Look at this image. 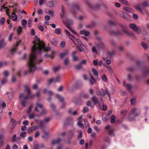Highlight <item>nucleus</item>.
Listing matches in <instances>:
<instances>
[{"label":"nucleus","mask_w":149,"mask_h":149,"mask_svg":"<svg viewBox=\"0 0 149 149\" xmlns=\"http://www.w3.org/2000/svg\"><path fill=\"white\" fill-rule=\"evenodd\" d=\"M127 112V111L125 109L123 110L120 112L121 115L123 116H125Z\"/></svg>","instance_id":"72a5a7b5"},{"label":"nucleus","mask_w":149,"mask_h":149,"mask_svg":"<svg viewBox=\"0 0 149 149\" xmlns=\"http://www.w3.org/2000/svg\"><path fill=\"white\" fill-rule=\"evenodd\" d=\"M86 1L88 5V7L91 10H95L98 9L100 8V5L98 4L94 5L89 1Z\"/></svg>","instance_id":"6e6552de"},{"label":"nucleus","mask_w":149,"mask_h":149,"mask_svg":"<svg viewBox=\"0 0 149 149\" xmlns=\"http://www.w3.org/2000/svg\"><path fill=\"white\" fill-rule=\"evenodd\" d=\"M56 4V1H50L47 3V6L49 7H52L55 6Z\"/></svg>","instance_id":"a211bd4d"},{"label":"nucleus","mask_w":149,"mask_h":149,"mask_svg":"<svg viewBox=\"0 0 149 149\" xmlns=\"http://www.w3.org/2000/svg\"><path fill=\"white\" fill-rule=\"evenodd\" d=\"M61 140V139L60 138H58L57 140H53L52 141V145H54L56 143H58Z\"/></svg>","instance_id":"c85d7f7f"},{"label":"nucleus","mask_w":149,"mask_h":149,"mask_svg":"<svg viewBox=\"0 0 149 149\" xmlns=\"http://www.w3.org/2000/svg\"><path fill=\"white\" fill-rule=\"evenodd\" d=\"M92 100L95 104H97L98 103V99L95 96H93L92 97Z\"/></svg>","instance_id":"5701e85b"},{"label":"nucleus","mask_w":149,"mask_h":149,"mask_svg":"<svg viewBox=\"0 0 149 149\" xmlns=\"http://www.w3.org/2000/svg\"><path fill=\"white\" fill-rule=\"evenodd\" d=\"M12 20L14 21H16L17 19V16L15 13H12L11 16Z\"/></svg>","instance_id":"cd10ccee"},{"label":"nucleus","mask_w":149,"mask_h":149,"mask_svg":"<svg viewBox=\"0 0 149 149\" xmlns=\"http://www.w3.org/2000/svg\"><path fill=\"white\" fill-rule=\"evenodd\" d=\"M65 42L64 41H62L60 45L61 47L63 48L65 46Z\"/></svg>","instance_id":"0e129e2a"},{"label":"nucleus","mask_w":149,"mask_h":149,"mask_svg":"<svg viewBox=\"0 0 149 149\" xmlns=\"http://www.w3.org/2000/svg\"><path fill=\"white\" fill-rule=\"evenodd\" d=\"M60 66H58L54 67L53 69L54 72L55 73L56 72L60 69Z\"/></svg>","instance_id":"58836bf2"},{"label":"nucleus","mask_w":149,"mask_h":149,"mask_svg":"<svg viewBox=\"0 0 149 149\" xmlns=\"http://www.w3.org/2000/svg\"><path fill=\"white\" fill-rule=\"evenodd\" d=\"M61 13L60 14V15L61 18L64 17L65 15V11L64 7L61 6Z\"/></svg>","instance_id":"ddd939ff"},{"label":"nucleus","mask_w":149,"mask_h":149,"mask_svg":"<svg viewBox=\"0 0 149 149\" xmlns=\"http://www.w3.org/2000/svg\"><path fill=\"white\" fill-rule=\"evenodd\" d=\"M116 117L113 115H111V123H114L115 122Z\"/></svg>","instance_id":"473e14b6"},{"label":"nucleus","mask_w":149,"mask_h":149,"mask_svg":"<svg viewBox=\"0 0 149 149\" xmlns=\"http://www.w3.org/2000/svg\"><path fill=\"white\" fill-rule=\"evenodd\" d=\"M135 70V68L134 67H131L129 68H128L127 69V70L130 71L131 72H133Z\"/></svg>","instance_id":"8fccbe9b"},{"label":"nucleus","mask_w":149,"mask_h":149,"mask_svg":"<svg viewBox=\"0 0 149 149\" xmlns=\"http://www.w3.org/2000/svg\"><path fill=\"white\" fill-rule=\"evenodd\" d=\"M120 1L125 4L127 5H129V3L128 1L126 0H120Z\"/></svg>","instance_id":"c03bdc74"},{"label":"nucleus","mask_w":149,"mask_h":149,"mask_svg":"<svg viewBox=\"0 0 149 149\" xmlns=\"http://www.w3.org/2000/svg\"><path fill=\"white\" fill-rule=\"evenodd\" d=\"M38 107L40 109H42L41 113L36 115V116H37L38 117H40L42 115H45L47 113V111L45 109L42 108V104H40L39 103H37L36 104V107L35 109V111L37 112H39V110L38 109Z\"/></svg>","instance_id":"39448f33"},{"label":"nucleus","mask_w":149,"mask_h":149,"mask_svg":"<svg viewBox=\"0 0 149 149\" xmlns=\"http://www.w3.org/2000/svg\"><path fill=\"white\" fill-rule=\"evenodd\" d=\"M123 84L127 88V89L129 91H130L131 90V87L128 84H125V82H123Z\"/></svg>","instance_id":"f704fd0d"},{"label":"nucleus","mask_w":149,"mask_h":149,"mask_svg":"<svg viewBox=\"0 0 149 149\" xmlns=\"http://www.w3.org/2000/svg\"><path fill=\"white\" fill-rule=\"evenodd\" d=\"M107 132L110 135H113V130L112 129L108 130Z\"/></svg>","instance_id":"680f3d73"},{"label":"nucleus","mask_w":149,"mask_h":149,"mask_svg":"<svg viewBox=\"0 0 149 149\" xmlns=\"http://www.w3.org/2000/svg\"><path fill=\"white\" fill-rule=\"evenodd\" d=\"M26 132H23L20 133V136L24 138L26 136Z\"/></svg>","instance_id":"09e8293b"},{"label":"nucleus","mask_w":149,"mask_h":149,"mask_svg":"<svg viewBox=\"0 0 149 149\" xmlns=\"http://www.w3.org/2000/svg\"><path fill=\"white\" fill-rule=\"evenodd\" d=\"M102 79L104 81L106 82L107 81V78L105 74H103L102 76Z\"/></svg>","instance_id":"79ce46f5"},{"label":"nucleus","mask_w":149,"mask_h":149,"mask_svg":"<svg viewBox=\"0 0 149 149\" xmlns=\"http://www.w3.org/2000/svg\"><path fill=\"white\" fill-rule=\"evenodd\" d=\"M84 121L85 123V126L86 127H89L90 125L88 121L84 119Z\"/></svg>","instance_id":"6e6d98bb"},{"label":"nucleus","mask_w":149,"mask_h":149,"mask_svg":"<svg viewBox=\"0 0 149 149\" xmlns=\"http://www.w3.org/2000/svg\"><path fill=\"white\" fill-rule=\"evenodd\" d=\"M4 138V136L3 134H0V148H1L3 145V139Z\"/></svg>","instance_id":"6ab92c4d"},{"label":"nucleus","mask_w":149,"mask_h":149,"mask_svg":"<svg viewBox=\"0 0 149 149\" xmlns=\"http://www.w3.org/2000/svg\"><path fill=\"white\" fill-rule=\"evenodd\" d=\"M115 53V51L113 50L109 51L107 53L108 56L110 57L113 56Z\"/></svg>","instance_id":"a878e982"},{"label":"nucleus","mask_w":149,"mask_h":149,"mask_svg":"<svg viewBox=\"0 0 149 149\" xmlns=\"http://www.w3.org/2000/svg\"><path fill=\"white\" fill-rule=\"evenodd\" d=\"M97 93L98 95L102 96V93L100 90L97 89Z\"/></svg>","instance_id":"338daca9"},{"label":"nucleus","mask_w":149,"mask_h":149,"mask_svg":"<svg viewBox=\"0 0 149 149\" xmlns=\"http://www.w3.org/2000/svg\"><path fill=\"white\" fill-rule=\"evenodd\" d=\"M22 28L20 26H19L17 29V31L18 34H20L22 32Z\"/></svg>","instance_id":"3c124183"},{"label":"nucleus","mask_w":149,"mask_h":149,"mask_svg":"<svg viewBox=\"0 0 149 149\" xmlns=\"http://www.w3.org/2000/svg\"><path fill=\"white\" fill-rule=\"evenodd\" d=\"M105 66L108 69L109 72L110 73H111L113 72L112 69L110 65H106Z\"/></svg>","instance_id":"2f4dec72"},{"label":"nucleus","mask_w":149,"mask_h":149,"mask_svg":"<svg viewBox=\"0 0 149 149\" xmlns=\"http://www.w3.org/2000/svg\"><path fill=\"white\" fill-rule=\"evenodd\" d=\"M111 44L114 47H115L117 46V44L116 42L113 40H110Z\"/></svg>","instance_id":"5fc2aeb1"},{"label":"nucleus","mask_w":149,"mask_h":149,"mask_svg":"<svg viewBox=\"0 0 149 149\" xmlns=\"http://www.w3.org/2000/svg\"><path fill=\"white\" fill-rule=\"evenodd\" d=\"M140 7H142V6H140V3L139 5L137 6H136V9L138 10L139 11L141 12L142 13V10L141 8Z\"/></svg>","instance_id":"37998d69"},{"label":"nucleus","mask_w":149,"mask_h":149,"mask_svg":"<svg viewBox=\"0 0 149 149\" xmlns=\"http://www.w3.org/2000/svg\"><path fill=\"white\" fill-rule=\"evenodd\" d=\"M54 32L56 34H59L61 32V31L60 29H56L54 30Z\"/></svg>","instance_id":"4c0bfd02"},{"label":"nucleus","mask_w":149,"mask_h":149,"mask_svg":"<svg viewBox=\"0 0 149 149\" xmlns=\"http://www.w3.org/2000/svg\"><path fill=\"white\" fill-rule=\"evenodd\" d=\"M81 96L85 99H87L89 97V95L86 93H83L81 95Z\"/></svg>","instance_id":"c9c22d12"},{"label":"nucleus","mask_w":149,"mask_h":149,"mask_svg":"<svg viewBox=\"0 0 149 149\" xmlns=\"http://www.w3.org/2000/svg\"><path fill=\"white\" fill-rule=\"evenodd\" d=\"M42 61V59H40L38 61L37 59H35V56L30 55L29 58L28 65L29 67V70L25 71L24 75H26L32 72H34L36 69V65L37 64H40Z\"/></svg>","instance_id":"7ed1b4c3"},{"label":"nucleus","mask_w":149,"mask_h":149,"mask_svg":"<svg viewBox=\"0 0 149 149\" xmlns=\"http://www.w3.org/2000/svg\"><path fill=\"white\" fill-rule=\"evenodd\" d=\"M69 61L68 58H66L64 61V64L66 65L69 64Z\"/></svg>","instance_id":"a19ab883"},{"label":"nucleus","mask_w":149,"mask_h":149,"mask_svg":"<svg viewBox=\"0 0 149 149\" xmlns=\"http://www.w3.org/2000/svg\"><path fill=\"white\" fill-rule=\"evenodd\" d=\"M120 27L123 29V30H120L118 31H115L112 30L110 31V33L116 36L122 35L124 33L123 31L124 30H126L125 29L126 28V26L124 25H121Z\"/></svg>","instance_id":"0eeeda50"},{"label":"nucleus","mask_w":149,"mask_h":149,"mask_svg":"<svg viewBox=\"0 0 149 149\" xmlns=\"http://www.w3.org/2000/svg\"><path fill=\"white\" fill-rule=\"evenodd\" d=\"M25 91L27 93V95H25L24 93H22L19 94V98L20 103L22 107H24L27 106L28 103L27 100L29 99H32L34 97L35 95H31L30 90L27 86H25Z\"/></svg>","instance_id":"f03ea898"},{"label":"nucleus","mask_w":149,"mask_h":149,"mask_svg":"<svg viewBox=\"0 0 149 149\" xmlns=\"http://www.w3.org/2000/svg\"><path fill=\"white\" fill-rule=\"evenodd\" d=\"M122 17L125 19L128 20L130 16L128 14L123 12Z\"/></svg>","instance_id":"b1692460"},{"label":"nucleus","mask_w":149,"mask_h":149,"mask_svg":"<svg viewBox=\"0 0 149 149\" xmlns=\"http://www.w3.org/2000/svg\"><path fill=\"white\" fill-rule=\"evenodd\" d=\"M21 42V40H19V41H17L16 44L14 45V47L11 49L10 51V53L11 54H13V53L17 50V47L20 43Z\"/></svg>","instance_id":"1a4fd4ad"},{"label":"nucleus","mask_w":149,"mask_h":149,"mask_svg":"<svg viewBox=\"0 0 149 149\" xmlns=\"http://www.w3.org/2000/svg\"><path fill=\"white\" fill-rule=\"evenodd\" d=\"M88 109L87 107H85L83 109V113H84L87 112L88 111Z\"/></svg>","instance_id":"774afa93"},{"label":"nucleus","mask_w":149,"mask_h":149,"mask_svg":"<svg viewBox=\"0 0 149 149\" xmlns=\"http://www.w3.org/2000/svg\"><path fill=\"white\" fill-rule=\"evenodd\" d=\"M5 22V18L4 17H2L1 19L0 20V23L2 25H3L4 24Z\"/></svg>","instance_id":"bf43d9fd"},{"label":"nucleus","mask_w":149,"mask_h":149,"mask_svg":"<svg viewBox=\"0 0 149 149\" xmlns=\"http://www.w3.org/2000/svg\"><path fill=\"white\" fill-rule=\"evenodd\" d=\"M123 32L126 34L128 36H132L133 38H135V36L132 31H129L127 30H124Z\"/></svg>","instance_id":"f8f14e48"},{"label":"nucleus","mask_w":149,"mask_h":149,"mask_svg":"<svg viewBox=\"0 0 149 149\" xmlns=\"http://www.w3.org/2000/svg\"><path fill=\"white\" fill-rule=\"evenodd\" d=\"M102 96H104L106 95H108L109 99L110 100V94L108 91L107 89H106L105 90H104L103 88H102Z\"/></svg>","instance_id":"9b49d317"},{"label":"nucleus","mask_w":149,"mask_h":149,"mask_svg":"<svg viewBox=\"0 0 149 149\" xmlns=\"http://www.w3.org/2000/svg\"><path fill=\"white\" fill-rule=\"evenodd\" d=\"M140 6H142V7H148L149 4L147 1H145L143 3H140Z\"/></svg>","instance_id":"c756f323"},{"label":"nucleus","mask_w":149,"mask_h":149,"mask_svg":"<svg viewBox=\"0 0 149 149\" xmlns=\"http://www.w3.org/2000/svg\"><path fill=\"white\" fill-rule=\"evenodd\" d=\"M35 40L33 41L34 45L32 47L31 49V54H30L31 56H34L35 59L37 58V54H40L43 49L45 52L49 51L50 49L49 47H45V44L42 41L40 40L39 38L37 36L34 38Z\"/></svg>","instance_id":"f257e3e1"},{"label":"nucleus","mask_w":149,"mask_h":149,"mask_svg":"<svg viewBox=\"0 0 149 149\" xmlns=\"http://www.w3.org/2000/svg\"><path fill=\"white\" fill-rule=\"evenodd\" d=\"M6 42H5L4 40H0V49L3 48L6 45Z\"/></svg>","instance_id":"dca6fc26"},{"label":"nucleus","mask_w":149,"mask_h":149,"mask_svg":"<svg viewBox=\"0 0 149 149\" xmlns=\"http://www.w3.org/2000/svg\"><path fill=\"white\" fill-rule=\"evenodd\" d=\"M76 67L77 70H79L82 68V66L80 63L79 64L76 65Z\"/></svg>","instance_id":"4d7b16f0"},{"label":"nucleus","mask_w":149,"mask_h":149,"mask_svg":"<svg viewBox=\"0 0 149 149\" xmlns=\"http://www.w3.org/2000/svg\"><path fill=\"white\" fill-rule=\"evenodd\" d=\"M61 76L60 75H57L56 77L54 79V81L55 82L59 83L61 81Z\"/></svg>","instance_id":"4468645a"},{"label":"nucleus","mask_w":149,"mask_h":149,"mask_svg":"<svg viewBox=\"0 0 149 149\" xmlns=\"http://www.w3.org/2000/svg\"><path fill=\"white\" fill-rule=\"evenodd\" d=\"M32 131H34L38 128V126H32L31 127Z\"/></svg>","instance_id":"e2e57ef3"},{"label":"nucleus","mask_w":149,"mask_h":149,"mask_svg":"<svg viewBox=\"0 0 149 149\" xmlns=\"http://www.w3.org/2000/svg\"><path fill=\"white\" fill-rule=\"evenodd\" d=\"M21 23L22 25L24 26H25L27 23L26 21L24 19L22 20Z\"/></svg>","instance_id":"864d4df0"},{"label":"nucleus","mask_w":149,"mask_h":149,"mask_svg":"<svg viewBox=\"0 0 149 149\" xmlns=\"http://www.w3.org/2000/svg\"><path fill=\"white\" fill-rule=\"evenodd\" d=\"M32 19H29L28 21V24L29 27H31V24L32 22Z\"/></svg>","instance_id":"13d9d810"},{"label":"nucleus","mask_w":149,"mask_h":149,"mask_svg":"<svg viewBox=\"0 0 149 149\" xmlns=\"http://www.w3.org/2000/svg\"><path fill=\"white\" fill-rule=\"evenodd\" d=\"M42 138L47 139L49 137L48 133L44 132V134L42 136Z\"/></svg>","instance_id":"7c9ffc66"},{"label":"nucleus","mask_w":149,"mask_h":149,"mask_svg":"<svg viewBox=\"0 0 149 149\" xmlns=\"http://www.w3.org/2000/svg\"><path fill=\"white\" fill-rule=\"evenodd\" d=\"M143 73L144 75L146 76L148 75L149 73V68L147 67L144 68Z\"/></svg>","instance_id":"412c9836"},{"label":"nucleus","mask_w":149,"mask_h":149,"mask_svg":"<svg viewBox=\"0 0 149 149\" xmlns=\"http://www.w3.org/2000/svg\"><path fill=\"white\" fill-rule=\"evenodd\" d=\"M74 134L73 131L72 130H70L68 134V138L69 139H71L72 138Z\"/></svg>","instance_id":"bb28decb"},{"label":"nucleus","mask_w":149,"mask_h":149,"mask_svg":"<svg viewBox=\"0 0 149 149\" xmlns=\"http://www.w3.org/2000/svg\"><path fill=\"white\" fill-rule=\"evenodd\" d=\"M141 113V111L139 108L137 107L132 108L128 116V118L129 120L132 121L134 120L135 117L139 116Z\"/></svg>","instance_id":"20e7f679"},{"label":"nucleus","mask_w":149,"mask_h":149,"mask_svg":"<svg viewBox=\"0 0 149 149\" xmlns=\"http://www.w3.org/2000/svg\"><path fill=\"white\" fill-rule=\"evenodd\" d=\"M82 134L81 131L79 132V135L77 137L78 139H80L82 137Z\"/></svg>","instance_id":"69168bd1"},{"label":"nucleus","mask_w":149,"mask_h":149,"mask_svg":"<svg viewBox=\"0 0 149 149\" xmlns=\"http://www.w3.org/2000/svg\"><path fill=\"white\" fill-rule=\"evenodd\" d=\"M135 99L132 98L130 100L131 104L132 105H134L135 104Z\"/></svg>","instance_id":"052dcab7"},{"label":"nucleus","mask_w":149,"mask_h":149,"mask_svg":"<svg viewBox=\"0 0 149 149\" xmlns=\"http://www.w3.org/2000/svg\"><path fill=\"white\" fill-rule=\"evenodd\" d=\"M108 24L110 26H113L115 25V22L112 20H109L108 22Z\"/></svg>","instance_id":"603ef678"},{"label":"nucleus","mask_w":149,"mask_h":149,"mask_svg":"<svg viewBox=\"0 0 149 149\" xmlns=\"http://www.w3.org/2000/svg\"><path fill=\"white\" fill-rule=\"evenodd\" d=\"M129 27L134 31L136 32L137 33H139L137 31L139 29L136 24H131L129 25Z\"/></svg>","instance_id":"9d476101"},{"label":"nucleus","mask_w":149,"mask_h":149,"mask_svg":"<svg viewBox=\"0 0 149 149\" xmlns=\"http://www.w3.org/2000/svg\"><path fill=\"white\" fill-rule=\"evenodd\" d=\"M56 98L58 99L59 102H63L64 100V98L62 97L59 94H57L56 95Z\"/></svg>","instance_id":"4be33fe9"},{"label":"nucleus","mask_w":149,"mask_h":149,"mask_svg":"<svg viewBox=\"0 0 149 149\" xmlns=\"http://www.w3.org/2000/svg\"><path fill=\"white\" fill-rule=\"evenodd\" d=\"M44 122L42 121H40L39 122V127L41 128H43L44 127Z\"/></svg>","instance_id":"a18cd8bd"},{"label":"nucleus","mask_w":149,"mask_h":149,"mask_svg":"<svg viewBox=\"0 0 149 149\" xmlns=\"http://www.w3.org/2000/svg\"><path fill=\"white\" fill-rule=\"evenodd\" d=\"M92 72L95 76H97L98 75V73L97 70L94 68H93L92 69Z\"/></svg>","instance_id":"ea45409f"},{"label":"nucleus","mask_w":149,"mask_h":149,"mask_svg":"<svg viewBox=\"0 0 149 149\" xmlns=\"http://www.w3.org/2000/svg\"><path fill=\"white\" fill-rule=\"evenodd\" d=\"M123 9L128 13H132L133 11V10L131 8L129 7H124Z\"/></svg>","instance_id":"aec40b11"},{"label":"nucleus","mask_w":149,"mask_h":149,"mask_svg":"<svg viewBox=\"0 0 149 149\" xmlns=\"http://www.w3.org/2000/svg\"><path fill=\"white\" fill-rule=\"evenodd\" d=\"M142 46L145 49H147L148 48V46L146 43L143 42L141 43Z\"/></svg>","instance_id":"de8ad7c7"},{"label":"nucleus","mask_w":149,"mask_h":149,"mask_svg":"<svg viewBox=\"0 0 149 149\" xmlns=\"http://www.w3.org/2000/svg\"><path fill=\"white\" fill-rule=\"evenodd\" d=\"M78 125L81 128H84V125L80 121H79L77 123Z\"/></svg>","instance_id":"49530a36"},{"label":"nucleus","mask_w":149,"mask_h":149,"mask_svg":"<svg viewBox=\"0 0 149 149\" xmlns=\"http://www.w3.org/2000/svg\"><path fill=\"white\" fill-rule=\"evenodd\" d=\"M75 9H77L78 11L81 12L82 11L80 9L79 4L78 3H74L72 6V9L70 11V12L73 15L74 17H76L77 13L75 10Z\"/></svg>","instance_id":"423d86ee"},{"label":"nucleus","mask_w":149,"mask_h":149,"mask_svg":"<svg viewBox=\"0 0 149 149\" xmlns=\"http://www.w3.org/2000/svg\"><path fill=\"white\" fill-rule=\"evenodd\" d=\"M77 101L75 102L74 100H73V102L75 104L78 105H81L82 104V101L80 98H78L77 99Z\"/></svg>","instance_id":"2eb2a0df"},{"label":"nucleus","mask_w":149,"mask_h":149,"mask_svg":"<svg viewBox=\"0 0 149 149\" xmlns=\"http://www.w3.org/2000/svg\"><path fill=\"white\" fill-rule=\"evenodd\" d=\"M91 79H90V82L91 84L92 85H93L94 83L95 82V79H94L93 76L91 74Z\"/></svg>","instance_id":"393cba45"},{"label":"nucleus","mask_w":149,"mask_h":149,"mask_svg":"<svg viewBox=\"0 0 149 149\" xmlns=\"http://www.w3.org/2000/svg\"><path fill=\"white\" fill-rule=\"evenodd\" d=\"M68 51L67 50L63 53H61L59 55L61 59H63L64 56L68 55Z\"/></svg>","instance_id":"f3484780"},{"label":"nucleus","mask_w":149,"mask_h":149,"mask_svg":"<svg viewBox=\"0 0 149 149\" xmlns=\"http://www.w3.org/2000/svg\"><path fill=\"white\" fill-rule=\"evenodd\" d=\"M86 18V16L84 15H81L77 18V19L79 20H81Z\"/></svg>","instance_id":"e433bc0d"}]
</instances>
